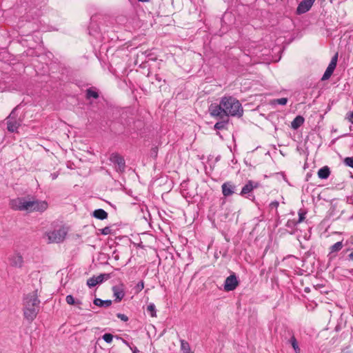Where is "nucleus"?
<instances>
[{
  "label": "nucleus",
  "mask_w": 353,
  "mask_h": 353,
  "mask_svg": "<svg viewBox=\"0 0 353 353\" xmlns=\"http://www.w3.org/2000/svg\"><path fill=\"white\" fill-rule=\"evenodd\" d=\"M287 102H288L287 98H281V99H274L273 101L274 104H279V105H285L287 103Z\"/></svg>",
  "instance_id": "bb28decb"
},
{
  "label": "nucleus",
  "mask_w": 353,
  "mask_h": 353,
  "mask_svg": "<svg viewBox=\"0 0 353 353\" xmlns=\"http://www.w3.org/2000/svg\"><path fill=\"white\" fill-rule=\"evenodd\" d=\"M330 174V168L327 166H324L319 170L318 176L321 179H326Z\"/></svg>",
  "instance_id": "2eb2a0df"
},
{
  "label": "nucleus",
  "mask_w": 353,
  "mask_h": 353,
  "mask_svg": "<svg viewBox=\"0 0 353 353\" xmlns=\"http://www.w3.org/2000/svg\"><path fill=\"white\" fill-rule=\"evenodd\" d=\"M20 125V121L17 119H7V129L10 132H14Z\"/></svg>",
  "instance_id": "4468645a"
},
{
  "label": "nucleus",
  "mask_w": 353,
  "mask_h": 353,
  "mask_svg": "<svg viewBox=\"0 0 353 353\" xmlns=\"http://www.w3.org/2000/svg\"><path fill=\"white\" fill-rule=\"evenodd\" d=\"M314 1L315 0H303L297 7V14H300L307 12L311 8Z\"/></svg>",
  "instance_id": "9d476101"
},
{
  "label": "nucleus",
  "mask_w": 353,
  "mask_h": 353,
  "mask_svg": "<svg viewBox=\"0 0 353 353\" xmlns=\"http://www.w3.org/2000/svg\"><path fill=\"white\" fill-rule=\"evenodd\" d=\"M16 110H17V108H14L12 110V111L10 112V114H9V116L7 117L6 119H12V120H14V119H17V114H16Z\"/></svg>",
  "instance_id": "c756f323"
},
{
  "label": "nucleus",
  "mask_w": 353,
  "mask_h": 353,
  "mask_svg": "<svg viewBox=\"0 0 353 353\" xmlns=\"http://www.w3.org/2000/svg\"><path fill=\"white\" fill-rule=\"evenodd\" d=\"M343 162L346 165L353 168V157L345 158Z\"/></svg>",
  "instance_id": "c85d7f7f"
},
{
  "label": "nucleus",
  "mask_w": 353,
  "mask_h": 353,
  "mask_svg": "<svg viewBox=\"0 0 353 353\" xmlns=\"http://www.w3.org/2000/svg\"><path fill=\"white\" fill-rule=\"evenodd\" d=\"M110 161L115 165L117 171L122 172L125 170V160L117 152L112 153L109 158Z\"/></svg>",
  "instance_id": "39448f33"
},
{
  "label": "nucleus",
  "mask_w": 353,
  "mask_h": 353,
  "mask_svg": "<svg viewBox=\"0 0 353 353\" xmlns=\"http://www.w3.org/2000/svg\"><path fill=\"white\" fill-rule=\"evenodd\" d=\"M337 59H338V54L336 53L332 58V60L330 63L329 65H332L333 67H335L336 66V63H337Z\"/></svg>",
  "instance_id": "473e14b6"
},
{
  "label": "nucleus",
  "mask_w": 353,
  "mask_h": 353,
  "mask_svg": "<svg viewBox=\"0 0 353 353\" xmlns=\"http://www.w3.org/2000/svg\"><path fill=\"white\" fill-rule=\"evenodd\" d=\"M68 304L74 305L78 310H81L82 303L79 299H75L72 296L68 295Z\"/></svg>",
  "instance_id": "aec40b11"
},
{
  "label": "nucleus",
  "mask_w": 353,
  "mask_h": 353,
  "mask_svg": "<svg viewBox=\"0 0 353 353\" xmlns=\"http://www.w3.org/2000/svg\"><path fill=\"white\" fill-rule=\"evenodd\" d=\"M112 229L110 227H105L104 228L101 230V233L103 235H108L111 234Z\"/></svg>",
  "instance_id": "7c9ffc66"
},
{
  "label": "nucleus",
  "mask_w": 353,
  "mask_h": 353,
  "mask_svg": "<svg viewBox=\"0 0 353 353\" xmlns=\"http://www.w3.org/2000/svg\"><path fill=\"white\" fill-rule=\"evenodd\" d=\"M235 188L236 186L230 181L225 182L221 185L222 193L225 197L231 196L234 192Z\"/></svg>",
  "instance_id": "9b49d317"
},
{
  "label": "nucleus",
  "mask_w": 353,
  "mask_h": 353,
  "mask_svg": "<svg viewBox=\"0 0 353 353\" xmlns=\"http://www.w3.org/2000/svg\"><path fill=\"white\" fill-rule=\"evenodd\" d=\"M66 235V232L64 228H59V229L49 231L45 233L44 238H47L48 243H59L63 241Z\"/></svg>",
  "instance_id": "20e7f679"
},
{
  "label": "nucleus",
  "mask_w": 353,
  "mask_h": 353,
  "mask_svg": "<svg viewBox=\"0 0 353 353\" xmlns=\"http://www.w3.org/2000/svg\"><path fill=\"white\" fill-rule=\"evenodd\" d=\"M144 288V283L143 281H141L139 282L137 285V290H139V291L142 290Z\"/></svg>",
  "instance_id": "f704fd0d"
},
{
  "label": "nucleus",
  "mask_w": 353,
  "mask_h": 353,
  "mask_svg": "<svg viewBox=\"0 0 353 353\" xmlns=\"http://www.w3.org/2000/svg\"><path fill=\"white\" fill-rule=\"evenodd\" d=\"M9 206L16 211L42 213L48 209V203L46 201L38 200L33 197H17L10 201Z\"/></svg>",
  "instance_id": "f257e3e1"
},
{
  "label": "nucleus",
  "mask_w": 353,
  "mask_h": 353,
  "mask_svg": "<svg viewBox=\"0 0 353 353\" xmlns=\"http://www.w3.org/2000/svg\"><path fill=\"white\" fill-rule=\"evenodd\" d=\"M181 350L183 353H194L191 351L189 343L184 340H181Z\"/></svg>",
  "instance_id": "5701e85b"
},
{
  "label": "nucleus",
  "mask_w": 353,
  "mask_h": 353,
  "mask_svg": "<svg viewBox=\"0 0 353 353\" xmlns=\"http://www.w3.org/2000/svg\"><path fill=\"white\" fill-rule=\"evenodd\" d=\"M10 263L15 268H21L23 264V256L19 253H14L10 259Z\"/></svg>",
  "instance_id": "f8f14e48"
},
{
  "label": "nucleus",
  "mask_w": 353,
  "mask_h": 353,
  "mask_svg": "<svg viewBox=\"0 0 353 353\" xmlns=\"http://www.w3.org/2000/svg\"><path fill=\"white\" fill-rule=\"evenodd\" d=\"M239 285V281L235 274H231L226 278L224 283V290L226 292L232 291Z\"/></svg>",
  "instance_id": "0eeeda50"
},
{
  "label": "nucleus",
  "mask_w": 353,
  "mask_h": 353,
  "mask_svg": "<svg viewBox=\"0 0 353 353\" xmlns=\"http://www.w3.org/2000/svg\"><path fill=\"white\" fill-rule=\"evenodd\" d=\"M122 341H123V342L124 343H125L126 345H128V342H127L126 341H125L124 339H122Z\"/></svg>",
  "instance_id": "79ce46f5"
},
{
  "label": "nucleus",
  "mask_w": 353,
  "mask_h": 353,
  "mask_svg": "<svg viewBox=\"0 0 353 353\" xmlns=\"http://www.w3.org/2000/svg\"><path fill=\"white\" fill-rule=\"evenodd\" d=\"M113 296L115 298L114 301L119 302L125 296V285L123 283H119L114 285L112 288Z\"/></svg>",
  "instance_id": "1a4fd4ad"
},
{
  "label": "nucleus",
  "mask_w": 353,
  "mask_h": 353,
  "mask_svg": "<svg viewBox=\"0 0 353 353\" xmlns=\"http://www.w3.org/2000/svg\"><path fill=\"white\" fill-rule=\"evenodd\" d=\"M103 339L108 343H110L112 341L113 336L111 334L106 333L103 335Z\"/></svg>",
  "instance_id": "cd10ccee"
},
{
  "label": "nucleus",
  "mask_w": 353,
  "mask_h": 353,
  "mask_svg": "<svg viewBox=\"0 0 353 353\" xmlns=\"http://www.w3.org/2000/svg\"><path fill=\"white\" fill-rule=\"evenodd\" d=\"M335 68H336L333 67L332 65H329L327 66L325 72H324V74H323V75L322 77L321 80L325 81V80L328 79L331 77V75L332 74V73H333V72H334Z\"/></svg>",
  "instance_id": "4be33fe9"
},
{
  "label": "nucleus",
  "mask_w": 353,
  "mask_h": 353,
  "mask_svg": "<svg viewBox=\"0 0 353 353\" xmlns=\"http://www.w3.org/2000/svg\"><path fill=\"white\" fill-rule=\"evenodd\" d=\"M259 186V183L258 182H254V181L250 180L242 188L240 194L243 196L246 194H248V193L251 192L254 188H257Z\"/></svg>",
  "instance_id": "ddd939ff"
},
{
  "label": "nucleus",
  "mask_w": 353,
  "mask_h": 353,
  "mask_svg": "<svg viewBox=\"0 0 353 353\" xmlns=\"http://www.w3.org/2000/svg\"><path fill=\"white\" fill-rule=\"evenodd\" d=\"M347 119L352 123H353V111L347 115Z\"/></svg>",
  "instance_id": "4c0bfd02"
},
{
  "label": "nucleus",
  "mask_w": 353,
  "mask_h": 353,
  "mask_svg": "<svg viewBox=\"0 0 353 353\" xmlns=\"http://www.w3.org/2000/svg\"><path fill=\"white\" fill-rule=\"evenodd\" d=\"M228 123V121L222 120L215 123L214 129L222 130L224 129Z\"/></svg>",
  "instance_id": "393cba45"
},
{
  "label": "nucleus",
  "mask_w": 353,
  "mask_h": 353,
  "mask_svg": "<svg viewBox=\"0 0 353 353\" xmlns=\"http://www.w3.org/2000/svg\"><path fill=\"white\" fill-rule=\"evenodd\" d=\"M38 290L27 294L23 299V312L24 318L32 323L37 317L40 310V300L38 299Z\"/></svg>",
  "instance_id": "f03ea898"
},
{
  "label": "nucleus",
  "mask_w": 353,
  "mask_h": 353,
  "mask_svg": "<svg viewBox=\"0 0 353 353\" xmlns=\"http://www.w3.org/2000/svg\"><path fill=\"white\" fill-rule=\"evenodd\" d=\"M110 274H101L97 276H92L87 280V285L90 288H93L97 284L101 283L103 281L110 278Z\"/></svg>",
  "instance_id": "6e6552de"
},
{
  "label": "nucleus",
  "mask_w": 353,
  "mask_h": 353,
  "mask_svg": "<svg viewBox=\"0 0 353 353\" xmlns=\"http://www.w3.org/2000/svg\"><path fill=\"white\" fill-rule=\"evenodd\" d=\"M50 176L52 178V180H54L57 179V177L58 176V174L56 173V172H54V173H52L50 174Z\"/></svg>",
  "instance_id": "58836bf2"
},
{
  "label": "nucleus",
  "mask_w": 353,
  "mask_h": 353,
  "mask_svg": "<svg viewBox=\"0 0 353 353\" xmlns=\"http://www.w3.org/2000/svg\"><path fill=\"white\" fill-rule=\"evenodd\" d=\"M94 304L97 306L108 307L112 304L111 300H101V299L96 298L93 301Z\"/></svg>",
  "instance_id": "a211bd4d"
},
{
  "label": "nucleus",
  "mask_w": 353,
  "mask_h": 353,
  "mask_svg": "<svg viewBox=\"0 0 353 353\" xmlns=\"http://www.w3.org/2000/svg\"><path fill=\"white\" fill-rule=\"evenodd\" d=\"M117 316L119 319H120L121 321H128V317L125 314L118 313L117 314Z\"/></svg>",
  "instance_id": "72a5a7b5"
},
{
  "label": "nucleus",
  "mask_w": 353,
  "mask_h": 353,
  "mask_svg": "<svg viewBox=\"0 0 353 353\" xmlns=\"http://www.w3.org/2000/svg\"><path fill=\"white\" fill-rule=\"evenodd\" d=\"M347 259L349 261H353V249H352V252L348 255Z\"/></svg>",
  "instance_id": "ea45409f"
},
{
  "label": "nucleus",
  "mask_w": 353,
  "mask_h": 353,
  "mask_svg": "<svg viewBox=\"0 0 353 353\" xmlns=\"http://www.w3.org/2000/svg\"><path fill=\"white\" fill-rule=\"evenodd\" d=\"M341 353H353V350H351L349 347H345Z\"/></svg>",
  "instance_id": "e433bc0d"
},
{
  "label": "nucleus",
  "mask_w": 353,
  "mask_h": 353,
  "mask_svg": "<svg viewBox=\"0 0 353 353\" xmlns=\"http://www.w3.org/2000/svg\"><path fill=\"white\" fill-rule=\"evenodd\" d=\"M304 123V118L302 116H297L291 123L292 128L296 130Z\"/></svg>",
  "instance_id": "6ab92c4d"
},
{
  "label": "nucleus",
  "mask_w": 353,
  "mask_h": 353,
  "mask_svg": "<svg viewBox=\"0 0 353 353\" xmlns=\"http://www.w3.org/2000/svg\"><path fill=\"white\" fill-rule=\"evenodd\" d=\"M343 244L342 241L336 242V243H334V245H332L330 247V252L328 256L332 255V254L334 252H337L340 251L343 248Z\"/></svg>",
  "instance_id": "412c9836"
},
{
  "label": "nucleus",
  "mask_w": 353,
  "mask_h": 353,
  "mask_svg": "<svg viewBox=\"0 0 353 353\" xmlns=\"http://www.w3.org/2000/svg\"><path fill=\"white\" fill-rule=\"evenodd\" d=\"M299 221H298V223H301L302 222L304 219H305V214L304 213H299Z\"/></svg>",
  "instance_id": "c9c22d12"
},
{
  "label": "nucleus",
  "mask_w": 353,
  "mask_h": 353,
  "mask_svg": "<svg viewBox=\"0 0 353 353\" xmlns=\"http://www.w3.org/2000/svg\"><path fill=\"white\" fill-rule=\"evenodd\" d=\"M85 97L87 99H90L91 98L97 99L99 98V93L95 88H90L85 91Z\"/></svg>",
  "instance_id": "f3484780"
},
{
  "label": "nucleus",
  "mask_w": 353,
  "mask_h": 353,
  "mask_svg": "<svg viewBox=\"0 0 353 353\" xmlns=\"http://www.w3.org/2000/svg\"><path fill=\"white\" fill-rule=\"evenodd\" d=\"M279 201H272L270 204V210L275 209L276 210V212L277 213V208L279 207Z\"/></svg>",
  "instance_id": "2f4dec72"
},
{
  "label": "nucleus",
  "mask_w": 353,
  "mask_h": 353,
  "mask_svg": "<svg viewBox=\"0 0 353 353\" xmlns=\"http://www.w3.org/2000/svg\"><path fill=\"white\" fill-rule=\"evenodd\" d=\"M290 343H291V345H292L294 352L296 353H299L300 352V348L299 347L298 342H297V341H296V339H295L294 336H292L291 338Z\"/></svg>",
  "instance_id": "b1692460"
},
{
  "label": "nucleus",
  "mask_w": 353,
  "mask_h": 353,
  "mask_svg": "<svg viewBox=\"0 0 353 353\" xmlns=\"http://www.w3.org/2000/svg\"><path fill=\"white\" fill-rule=\"evenodd\" d=\"M209 112L210 115L213 117H216L221 119H223L225 117V114L223 108L221 107V100L219 104H211L209 107Z\"/></svg>",
  "instance_id": "423d86ee"
},
{
  "label": "nucleus",
  "mask_w": 353,
  "mask_h": 353,
  "mask_svg": "<svg viewBox=\"0 0 353 353\" xmlns=\"http://www.w3.org/2000/svg\"><path fill=\"white\" fill-rule=\"evenodd\" d=\"M221 107L223 108L225 117H241L243 113V109L241 103L236 98L228 96L221 98Z\"/></svg>",
  "instance_id": "7ed1b4c3"
},
{
  "label": "nucleus",
  "mask_w": 353,
  "mask_h": 353,
  "mask_svg": "<svg viewBox=\"0 0 353 353\" xmlns=\"http://www.w3.org/2000/svg\"><path fill=\"white\" fill-rule=\"evenodd\" d=\"M63 275V273H61V271L57 272V276H59V275Z\"/></svg>",
  "instance_id": "a19ab883"
},
{
  "label": "nucleus",
  "mask_w": 353,
  "mask_h": 353,
  "mask_svg": "<svg viewBox=\"0 0 353 353\" xmlns=\"http://www.w3.org/2000/svg\"><path fill=\"white\" fill-rule=\"evenodd\" d=\"M92 215L94 217L99 220H104L108 217V213L103 209L95 210L93 212Z\"/></svg>",
  "instance_id": "dca6fc26"
},
{
  "label": "nucleus",
  "mask_w": 353,
  "mask_h": 353,
  "mask_svg": "<svg viewBox=\"0 0 353 353\" xmlns=\"http://www.w3.org/2000/svg\"><path fill=\"white\" fill-rule=\"evenodd\" d=\"M147 311L150 314L151 316H156V307L154 303L148 305Z\"/></svg>",
  "instance_id": "a878e982"
}]
</instances>
